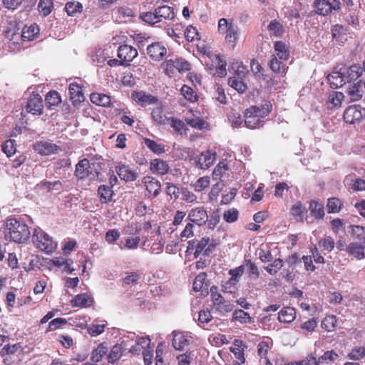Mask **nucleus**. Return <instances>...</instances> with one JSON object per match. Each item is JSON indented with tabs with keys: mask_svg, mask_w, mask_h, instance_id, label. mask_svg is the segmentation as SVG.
Instances as JSON below:
<instances>
[{
	"mask_svg": "<svg viewBox=\"0 0 365 365\" xmlns=\"http://www.w3.org/2000/svg\"><path fill=\"white\" fill-rule=\"evenodd\" d=\"M26 110L33 115H40L43 113V104L41 95L38 93L32 92L27 99Z\"/></svg>",
	"mask_w": 365,
	"mask_h": 365,
	"instance_id": "9d476101",
	"label": "nucleus"
},
{
	"mask_svg": "<svg viewBox=\"0 0 365 365\" xmlns=\"http://www.w3.org/2000/svg\"><path fill=\"white\" fill-rule=\"evenodd\" d=\"M143 277V273L140 272H133L129 273L123 278V282L127 284H137Z\"/></svg>",
	"mask_w": 365,
	"mask_h": 365,
	"instance_id": "4d7b16f0",
	"label": "nucleus"
},
{
	"mask_svg": "<svg viewBox=\"0 0 365 365\" xmlns=\"http://www.w3.org/2000/svg\"><path fill=\"white\" fill-rule=\"evenodd\" d=\"M334 240L330 237H326L321 239L319 241V247L322 251H327L328 252L332 251L334 248Z\"/></svg>",
	"mask_w": 365,
	"mask_h": 365,
	"instance_id": "6e6d98bb",
	"label": "nucleus"
},
{
	"mask_svg": "<svg viewBox=\"0 0 365 365\" xmlns=\"http://www.w3.org/2000/svg\"><path fill=\"white\" fill-rule=\"evenodd\" d=\"M167 122L178 134L182 135L187 130L185 123L175 117L168 118Z\"/></svg>",
	"mask_w": 365,
	"mask_h": 365,
	"instance_id": "09e8293b",
	"label": "nucleus"
},
{
	"mask_svg": "<svg viewBox=\"0 0 365 365\" xmlns=\"http://www.w3.org/2000/svg\"><path fill=\"white\" fill-rule=\"evenodd\" d=\"M344 207V203L339 197H333L327 200V209L328 213H338Z\"/></svg>",
	"mask_w": 365,
	"mask_h": 365,
	"instance_id": "4c0bfd02",
	"label": "nucleus"
},
{
	"mask_svg": "<svg viewBox=\"0 0 365 365\" xmlns=\"http://www.w3.org/2000/svg\"><path fill=\"white\" fill-rule=\"evenodd\" d=\"M215 153L207 150L202 152L196 160V165L201 169H207L213 165L215 160Z\"/></svg>",
	"mask_w": 365,
	"mask_h": 365,
	"instance_id": "412c9836",
	"label": "nucleus"
},
{
	"mask_svg": "<svg viewBox=\"0 0 365 365\" xmlns=\"http://www.w3.org/2000/svg\"><path fill=\"white\" fill-rule=\"evenodd\" d=\"M260 122L261 120L258 118L254 116L253 115H250V113H247V112L245 113V124L248 128L255 129L259 127Z\"/></svg>",
	"mask_w": 365,
	"mask_h": 365,
	"instance_id": "69168bd1",
	"label": "nucleus"
},
{
	"mask_svg": "<svg viewBox=\"0 0 365 365\" xmlns=\"http://www.w3.org/2000/svg\"><path fill=\"white\" fill-rule=\"evenodd\" d=\"M142 182L143 183L145 190L149 197H157L161 190V184L158 180L153 176H145Z\"/></svg>",
	"mask_w": 365,
	"mask_h": 365,
	"instance_id": "ddd939ff",
	"label": "nucleus"
},
{
	"mask_svg": "<svg viewBox=\"0 0 365 365\" xmlns=\"http://www.w3.org/2000/svg\"><path fill=\"white\" fill-rule=\"evenodd\" d=\"M239 343H242L240 340H235L234 344L238 347H230V351L235 355V357L238 360V362L235 365H241L245 362L244 350L240 348Z\"/></svg>",
	"mask_w": 365,
	"mask_h": 365,
	"instance_id": "8fccbe9b",
	"label": "nucleus"
},
{
	"mask_svg": "<svg viewBox=\"0 0 365 365\" xmlns=\"http://www.w3.org/2000/svg\"><path fill=\"white\" fill-rule=\"evenodd\" d=\"M91 174H92V171L91 170V163L87 158H83L76 165L74 175L78 179H86Z\"/></svg>",
	"mask_w": 365,
	"mask_h": 365,
	"instance_id": "f3484780",
	"label": "nucleus"
},
{
	"mask_svg": "<svg viewBox=\"0 0 365 365\" xmlns=\"http://www.w3.org/2000/svg\"><path fill=\"white\" fill-rule=\"evenodd\" d=\"M187 252L194 251L193 254L195 258L201 254L209 256L215 248V245L210 242L208 237H203L200 240L189 241Z\"/></svg>",
	"mask_w": 365,
	"mask_h": 365,
	"instance_id": "39448f33",
	"label": "nucleus"
},
{
	"mask_svg": "<svg viewBox=\"0 0 365 365\" xmlns=\"http://www.w3.org/2000/svg\"><path fill=\"white\" fill-rule=\"evenodd\" d=\"M290 212L297 221L303 222L304 214L306 212V209L301 202L298 201L293 205Z\"/></svg>",
	"mask_w": 365,
	"mask_h": 365,
	"instance_id": "49530a36",
	"label": "nucleus"
},
{
	"mask_svg": "<svg viewBox=\"0 0 365 365\" xmlns=\"http://www.w3.org/2000/svg\"><path fill=\"white\" fill-rule=\"evenodd\" d=\"M168 51L161 43L155 42L147 48V54L153 61H161L167 55Z\"/></svg>",
	"mask_w": 365,
	"mask_h": 365,
	"instance_id": "4468645a",
	"label": "nucleus"
},
{
	"mask_svg": "<svg viewBox=\"0 0 365 365\" xmlns=\"http://www.w3.org/2000/svg\"><path fill=\"white\" fill-rule=\"evenodd\" d=\"M272 106L269 101H266L261 107L259 106H251L246 110L247 113L253 115L254 116L262 119L265 118L272 110Z\"/></svg>",
	"mask_w": 365,
	"mask_h": 365,
	"instance_id": "b1692460",
	"label": "nucleus"
},
{
	"mask_svg": "<svg viewBox=\"0 0 365 365\" xmlns=\"http://www.w3.org/2000/svg\"><path fill=\"white\" fill-rule=\"evenodd\" d=\"M190 113L192 114V117L185 118V121L188 125L200 130L210 128V125L206 120L199 116H195L192 110H190Z\"/></svg>",
	"mask_w": 365,
	"mask_h": 365,
	"instance_id": "a878e982",
	"label": "nucleus"
},
{
	"mask_svg": "<svg viewBox=\"0 0 365 365\" xmlns=\"http://www.w3.org/2000/svg\"><path fill=\"white\" fill-rule=\"evenodd\" d=\"M327 79L330 87L334 89L341 88L346 83L340 70L332 72L327 76Z\"/></svg>",
	"mask_w": 365,
	"mask_h": 365,
	"instance_id": "7c9ffc66",
	"label": "nucleus"
},
{
	"mask_svg": "<svg viewBox=\"0 0 365 365\" xmlns=\"http://www.w3.org/2000/svg\"><path fill=\"white\" fill-rule=\"evenodd\" d=\"M313 7L316 14L327 16L334 10H339L340 2L339 0H315Z\"/></svg>",
	"mask_w": 365,
	"mask_h": 365,
	"instance_id": "6e6552de",
	"label": "nucleus"
},
{
	"mask_svg": "<svg viewBox=\"0 0 365 365\" xmlns=\"http://www.w3.org/2000/svg\"><path fill=\"white\" fill-rule=\"evenodd\" d=\"M340 71L342 72L346 83L356 80L362 73L361 68L356 64H353L349 67H342Z\"/></svg>",
	"mask_w": 365,
	"mask_h": 365,
	"instance_id": "6ab92c4d",
	"label": "nucleus"
},
{
	"mask_svg": "<svg viewBox=\"0 0 365 365\" xmlns=\"http://www.w3.org/2000/svg\"><path fill=\"white\" fill-rule=\"evenodd\" d=\"M143 143L146 147L154 153L161 154L165 151V145L163 144L158 143V142L150 138H144Z\"/></svg>",
	"mask_w": 365,
	"mask_h": 365,
	"instance_id": "c03bdc74",
	"label": "nucleus"
},
{
	"mask_svg": "<svg viewBox=\"0 0 365 365\" xmlns=\"http://www.w3.org/2000/svg\"><path fill=\"white\" fill-rule=\"evenodd\" d=\"M272 346V341L269 338L267 339H264L261 341L257 345V354L261 358H264L266 360L268 359L267 358V355L268 354L269 350Z\"/></svg>",
	"mask_w": 365,
	"mask_h": 365,
	"instance_id": "de8ad7c7",
	"label": "nucleus"
},
{
	"mask_svg": "<svg viewBox=\"0 0 365 365\" xmlns=\"http://www.w3.org/2000/svg\"><path fill=\"white\" fill-rule=\"evenodd\" d=\"M108 347L106 342L99 344L91 352V361L93 363L100 362L108 354Z\"/></svg>",
	"mask_w": 365,
	"mask_h": 365,
	"instance_id": "2f4dec72",
	"label": "nucleus"
},
{
	"mask_svg": "<svg viewBox=\"0 0 365 365\" xmlns=\"http://www.w3.org/2000/svg\"><path fill=\"white\" fill-rule=\"evenodd\" d=\"M165 74L171 77L178 71L180 73L190 70V64L185 59L175 58L165 61L161 65Z\"/></svg>",
	"mask_w": 365,
	"mask_h": 365,
	"instance_id": "423d86ee",
	"label": "nucleus"
},
{
	"mask_svg": "<svg viewBox=\"0 0 365 365\" xmlns=\"http://www.w3.org/2000/svg\"><path fill=\"white\" fill-rule=\"evenodd\" d=\"M90 98L93 103L100 106H109L111 102L110 97L103 93H93Z\"/></svg>",
	"mask_w": 365,
	"mask_h": 365,
	"instance_id": "58836bf2",
	"label": "nucleus"
},
{
	"mask_svg": "<svg viewBox=\"0 0 365 365\" xmlns=\"http://www.w3.org/2000/svg\"><path fill=\"white\" fill-rule=\"evenodd\" d=\"M339 357V355L333 350L327 351L324 353L318 359L319 364L322 363H330Z\"/></svg>",
	"mask_w": 365,
	"mask_h": 365,
	"instance_id": "338daca9",
	"label": "nucleus"
},
{
	"mask_svg": "<svg viewBox=\"0 0 365 365\" xmlns=\"http://www.w3.org/2000/svg\"><path fill=\"white\" fill-rule=\"evenodd\" d=\"M173 346L176 350H182L189 344V341L181 332L173 331Z\"/></svg>",
	"mask_w": 365,
	"mask_h": 365,
	"instance_id": "e433bc0d",
	"label": "nucleus"
},
{
	"mask_svg": "<svg viewBox=\"0 0 365 365\" xmlns=\"http://www.w3.org/2000/svg\"><path fill=\"white\" fill-rule=\"evenodd\" d=\"M125 351V347L123 346V343L114 345L107 354L108 362L110 364L116 363L120 359Z\"/></svg>",
	"mask_w": 365,
	"mask_h": 365,
	"instance_id": "cd10ccee",
	"label": "nucleus"
},
{
	"mask_svg": "<svg viewBox=\"0 0 365 365\" xmlns=\"http://www.w3.org/2000/svg\"><path fill=\"white\" fill-rule=\"evenodd\" d=\"M187 219L199 226L204 225L208 220L207 211L203 207L192 209L187 216Z\"/></svg>",
	"mask_w": 365,
	"mask_h": 365,
	"instance_id": "2eb2a0df",
	"label": "nucleus"
},
{
	"mask_svg": "<svg viewBox=\"0 0 365 365\" xmlns=\"http://www.w3.org/2000/svg\"><path fill=\"white\" fill-rule=\"evenodd\" d=\"M365 117V108L359 105L349 106L344 112V120L349 124L361 122Z\"/></svg>",
	"mask_w": 365,
	"mask_h": 365,
	"instance_id": "1a4fd4ad",
	"label": "nucleus"
},
{
	"mask_svg": "<svg viewBox=\"0 0 365 365\" xmlns=\"http://www.w3.org/2000/svg\"><path fill=\"white\" fill-rule=\"evenodd\" d=\"M138 55V51L134 47L124 44L120 46L118 49V57L124 62L125 66H129L130 63Z\"/></svg>",
	"mask_w": 365,
	"mask_h": 365,
	"instance_id": "9b49d317",
	"label": "nucleus"
},
{
	"mask_svg": "<svg viewBox=\"0 0 365 365\" xmlns=\"http://www.w3.org/2000/svg\"><path fill=\"white\" fill-rule=\"evenodd\" d=\"M34 149L41 155H50L57 154L61 151V148L58 145L48 141L37 142Z\"/></svg>",
	"mask_w": 365,
	"mask_h": 365,
	"instance_id": "f8f14e48",
	"label": "nucleus"
},
{
	"mask_svg": "<svg viewBox=\"0 0 365 365\" xmlns=\"http://www.w3.org/2000/svg\"><path fill=\"white\" fill-rule=\"evenodd\" d=\"M206 279H207V274L205 272H200L197 277H195L192 289L195 292H200L202 291L204 289H207V285L206 283Z\"/></svg>",
	"mask_w": 365,
	"mask_h": 365,
	"instance_id": "a18cd8bd",
	"label": "nucleus"
},
{
	"mask_svg": "<svg viewBox=\"0 0 365 365\" xmlns=\"http://www.w3.org/2000/svg\"><path fill=\"white\" fill-rule=\"evenodd\" d=\"M53 8L52 0H40L38 4V9L44 16L49 15Z\"/></svg>",
	"mask_w": 365,
	"mask_h": 365,
	"instance_id": "864d4df0",
	"label": "nucleus"
},
{
	"mask_svg": "<svg viewBox=\"0 0 365 365\" xmlns=\"http://www.w3.org/2000/svg\"><path fill=\"white\" fill-rule=\"evenodd\" d=\"M185 37L187 41L190 42L198 41L200 39V36L197 31V29L191 25L186 28L185 31Z\"/></svg>",
	"mask_w": 365,
	"mask_h": 365,
	"instance_id": "bf43d9fd",
	"label": "nucleus"
},
{
	"mask_svg": "<svg viewBox=\"0 0 365 365\" xmlns=\"http://www.w3.org/2000/svg\"><path fill=\"white\" fill-rule=\"evenodd\" d=\"M232 67V69H235V75L229 78L228 84L237 92L243 93L247 89V83L245 81L248 71L241 62L233 63Z\"/></svg>",
	"mask_w": 365,
	"mask_h": 365,
	"instance_id": "7ed1b4c3",
	"label": "nucleus"
},
{
	"mask_svg": "<svg viewBox=\"0 0 365 365\" xmlns=\"http://www.w3.org/2000/svg\"><path fill=\"white\" fill-rule=\"evenodd\" d=\"M232 321H237L241 324H251L254 322L252 317L242 309H236L232 313Z\"/></svg>",
	"mask_w": 365,
	"mask_h": 365,
	"instance_id": "79ce46f5",
	"label": "nucleus"
},
{
	"mask_svg": "<svg viewBox=\"0 0 365 365\" xmlns=\"http://www.w3.org/2000/svg\"><path fill=\"white\" fill-rule=\"evenodd\" d=\"M150 169L152 173L163 175L168 173L170 167L167 161L156 158L151 160Z\"/></svg>",
	"mask_w": 365,
	"mask_h": 365,
	"instance_id": "bb28decb",
	"label": "nucleus"
},
{
	"mask_svg": "<svg viewBox=\"0 0 365 365\" xmlns=\"http://www.w3.org/2000/svg\"><path fill=\"white\" fill-rule=\"evenodd\" d=\"M347 357L354 361H359L365 358V347L357 346L353 348L348 354Z\"/></svg>",
	"mask_w": 365,
	"mask_h": 365,
	"instance_id": "5fc2aeb1",
	"label": "nucleus"
},
{
	"mask_svg": "<svg viewBox=\"0 0 365 365\" xmlns=\"http://www.w3.org/2000/svg\"><path fill=\"white\" fill-rule=\"evenodd\" d=\"M39 29L36 24L25 26L22 30L21 37L24 41H33L38 34Z\"/></svg>",
	"mask_w": 365,
	"mask_h": 365,
	"instance_id": "f704fd0d",
	"label": "nucleus"
},
{
	"mask_svg": "<svg viewBox=\"0 0 365 365\" xmlns=\"http://www.w3.org/2000/svg\"><path fill=\"white\" fill-rule=\"evenodd\" d=\"M142 20L150 24H155L159 23V20L157 18V14L155 9L153 12H145L140 14Z\"/></svg>",
	"mask_w": 365,
	"mask_h": 365,
	"instance_id": "774afa93",
	"label": "nucleus"
},
{
	"mask_svg": "<svg viewBox=\"0 0 365 365\" xmlns=\"http://www.w3.org/2000/svg\"><path fill=\"white\" fill-rule=\"evenodd\" d=\"M180 92L184 98L190 102L194 103L198 99L197 95L190 86L183 85L180 89Z\"/></svg>",
	"mask_w": 365,
	"mask_h": 365,
	"instance_id": "3c124183",
	"label": "nucleus"
},
{
	"mask_svg": "<svg viewBox=\"0 0 365 365\" xmlns=\"http://www.w3.org/2000/svg\"><path fill=\"white\" fill-rule=\"evenodd\" d=\"M98 193L101 203H108L112 199L113 191L111 186L102 185L98 189Z\"/></svg>",
	"mask_w": 365,
	"mask_h": 365,
	"instance_id": "ea45409f",
	"label": "nucleus"
},
{
	"mask_svg": "<svg viewBox=\"0 0 365 365\" xmlns=\"http://www.w3.org/2000/svg\"><path fill=\"white\" fill-rule=\"evenodd\" d=\"M45 101L48 108L51 110L61 104V98L58 92L51 91L46 94Z\"/></svg>",
	"mask_w": 365,
	"mask_h": 365,
	"instance_id": "c9c22d12",
	"label": "nucleus"
},
{
	"mask_svg": "<svg viewBox=\"0 0 365 365\" xmlns=\"http://www.w3.org/2000/svg\"><path fill=\"white\" fill-rule=\"evenodd\" d=\"M267 29L271 32V36L273 35L275 37H282L284 34V29L282 24L277 19H274L270 21L267 26Z\"/></svg>",
	"mask_w": 365,
	"mask_h": 365,
	"instance_id": "a19ab883",
	"label": "nucleus"
},
{
	"mask_svg": "<svg viewBox=\"0 0 365 365\" xmlns=\"http://www.w3.org/2000/svg\"><path fill=\"white\" fill-rule=\"evenodd\" d=\"M68 93L70 98L73 103H80L84 101L82 88L78 83H71L69 85Z\"/></svg>",
	"mask_w": 365,
	"mask_h": 365,
	"instance_id": "c756f323",
	"label": "nucleus"
},
{
	"mask_svg": "<svg viewBox=\"0 0 365 365\" xmlns=\"http://www.w3.org/2000/svg\"><path fill=\"white\" fill-rule=\"evenodd\" d=\"M157 18L159 22L173 21L175 18V13L173 7L168 5H163L155 9Z\"/></svg>",
	"mask_w": 365,
	"mask_h": 365,
	"instance_id": "5701e85b",
	"label": "nucleus"
},
{
	"mask_svg": "<svg viewBox=\"0 0 365 365\" xmlns=\"http://www.w3.org/2000/svg\"><path fill=\"white\" fill-rule=\"evenodd\" d=\"M365 247H363L358 242H351L349 245L347 247V252L354 255L358 259H362L365 257L364 250Z\"/></svg>",
	"mask_w": 365,
	"mask_h": 365,
	"instance_id": "37998d69",
	"label": "nucleus"
},
{
	"mask_svg": "<svg viewBox=\"0 0 365 365\" xmlns=\"http://www.w3.org/2000/svg\"><path fill=\"white\" fill-rule=\"evenodd\" d=\"M296 318V311L293 307H284L278 314V320L283 323H290Z\"/></svg>",
	"mask_w": 365,
	"mask_h": 365,
	"instance_id": "72a5a7b5",
	"label": "nucleus"
},
{
	"mask_svg": "<svg viewBox=\"0 0 365 365\" xmlns=\"http://www.w3.org/2000/svg\"><path fill=\"white\" fill-rule=\"evenodd\" d=\"M35 247L46 254L53 253L57 248V242L51 236L40 227L35 228L32 235Z\"/></svg>",
	"mask_w": 365,
	"mask_h": 365,
	"instance_id": "f03ea898",
	"label": "nucleus"
},
{
	"mask_svg": "<svg viewBox=\"0 0 365 365\" xmlns=\"http://www.w3.org/2000/svg\"><path fill=\"white\" fill-rule=\"evenodd\" d=\"M2 151L8 156L10 157L16 153V144L14 140H7L1 145Z\"/></svg>",
	"mask_w": 365,
	"mask_h": 365,
	"instance_id": "052dcab7",
	"label": "nucleus"
},
{
	"mask_svg": "<svg viewBox=\"0 0 365 365\" xmlns=\"http://www.w3.org/2000/svg\"><path fill=\"white\" fill-rule=\"evenodd\" d=\"M134 11L128 6H119L115 8L113 12V17L118 22H121L123 19L134 16Z\"/></svg>",
	"mask_w": 365,
	"mask_h": 365,
	"instance_id": "473e14b6",
	"label": "nucleus"
},
{
	"mask_svg": "<svg viewBox=\"0 0 365 365\" xmlns=\"http://www.w3.org/2000/svg\"><path fill=\"white\" fill-rule=\"evenodd\" d=\"M132 98L138 104L142 106L155 103L158 101L155 96L148 94L143 91L133 92Z\"/></svg>",
	"mask_w": 365,
	"mask_h": 365,
	"instance_id": "4be33fe9",
	"label": "nucleus"
},
{
	"mask_svg": "<svg viewBox=\"0 0 365 365\" xmlns=\"http://www.w3.org/2000/svg\"><path fill=\"white\" fill-rule=\"evenodd\" d=\"M238 27L232 22L228 23L225 18L220 19L218 22V31L220 34H225V38L229 46L234 49L239 40Z\"/></svg>",
	"mask_w": 365,
	"mask_h": 365,
	"instance_id": "20e7f679",
	"label": "nucleus"
},
{
	"mask_svg": "<svg viewBox=\"0 0 365 365\" xmlns=\"http://www.w3.org/2000/svg\"><path fill=\"white\" fill-rule=\"evenodd\" d=\"M210 297L213 308L220 313H227L232 311L234 306L230 302L225 299L222 294L218 292V288L212 286L210 288Z\"/></svg>",
	"mask_w": 365,
	"mask_h": 365,
	"instance_id": "0eeeda50",
	"label": "nucleus"
},
{
	"mask_svg": "<svg viewBox=\"0 0 365 365\" xmlns=\"http://www.w3.org/2000/svg\"><path fill=\"white\" fill-rule=\"evenodd\" d=\"M210 177L203 176L200 178L193 185L194 190L197 192H200L208 187L210 185Z\"/></svg>",
	"mask_w": 365,
	"mask_h": 365,
	"instance_id": "e2e57ef3",
	"label": "nucleus"
},
{
	"mask_svg": "<svg viewBox=\"0 0 365 365\" xmlns=\"http://www.w3.org/2000/svg\"><path fill=\"white\" fill-rule=\"evenodd\" d=\"M337 320L335 316H327L322 322V327L328 331L334 330L336 327Z\"/></svg>",
	"mask_w": 365,
	"mask_h": 365,
	"instance_id": "680f3d73",
	"label": "nucleus"
},
{
	"mask_svg": "<svg viewBox=\"0 0 365 365\" xmlns=\"http://www.w3.org/2000/svg\"><path fill=\"white\" fill-rule=\"evenodd\" d=\"M286 61L279 59L276 56H272L269 63V68L274 73L285 74L288 69V66L285 63Z\"/></svg>",
	"mask_w": 365,
	"mask_h": 365,
	"instance_id": "c85d7f7f",
	"label": "nucleus"
},
{
	"mask_svg": "<svg viewBox=\"0 0 365 365\" xmlns=\"http://www.w3.org/2000/svg\"><path fill=\"white\" fill-rule=\"evenodd\" d=\"M344 94L338 91H332L329 96L328 102L332 105V108L339 107L344 100Z\"/></svg>",
	"mask_w": 365,
	"mask_h": 365,
	"instance_id": "13d9d810",
	"label": "nucleus"
},
{
	"mask_svg": "<svg viewBox=\"0 0 365 365\" xmlns=\"http://www.w3.org/2000/svg\"><path fill=\"white\" fill-rule=\"evenodd\" d=\"M274 54L279 59L287 61L290 56L289 46L285 42L277 41L274 43Z\"/></svg>",
	"mask_w": 365,
	"mask_h": 365,
	"instance_id": "393cba45",
	"label": "nucleus"
},
{
	"mask_svg": "<svg viewBox=\"0 0 365 365\" xmlns=\"http://www.w3.org/2000/svg\"><path fill=\"white\" fill-rule=\"evenodd\" d=\"M152 118L157 125H165L168 118H167L161 108H156L152 111Z\"/></svg>",
	"mask_w": 365,
	"mask_h": 365,
	"instance_id": "603ef678",
	"label": "nucleus"
},
{
	"mask_svg": "<svg viewBox=\"0 0 365 365\" xmlns=\"http://www.w3.org/2000/svg\"><path fill=\"white\" fill-rule=\"evenodd\" d=\"M284 262L281 259H274L272 263L265 267V270L270 274L274 275L283 267Z\"/></svg>",
	"mask_w": 365,
	"mask_h": 365,
	"instance_id": "0e129e2a",
	"label": "nucleus"
},
{
	"mask_svg": "<svg viewBox=\"0 0 365 365\" xmlns=\"http://www.w3.org/2000/svg\"><path fill=\"white\" fill-rule=\"evenodd\" d=\"M310 215L317 220L324 219L325 216L324 203L319 200H311L309 202Z\"/></svg>",
	"mask_w": 365,
	"mask_h": 365,
	"instance_id": "a211bd4d",
	"label": "nucleus"
},
{
	"mask_svg": "<svg viewBox=\"0 0 365 365\" xmlns=\"http://www.w3.org/2000/svg\"><path fill=\"white\" fill-rule=\"evenodd\" d=\"M119 178L126 182H133L138 177V173L130 168L128 165H119L115 167Z\"/></svg>",
	"mask_w": 365,
	"mask_h": 365,
	"instance_id": "aec40b11",
	"label": "nucleus"
},
{
	"mask_svg": "<svg viewBox=\"0 0 365 365\" xmlns=\"http://www.w3.org/2000/svg\"><path fill=\"white\" fill-rule=\"evenodd\" d=\"M31 237L29 225L21 217H7L5 222L4 238L17 244L26 243Z\"/></svg>",
	"mask_w": 365,
	"mask_h": 365,
	"instance_id": "f257e3e1",
	"label": "nucleus"
},
{
	"mask_svg": "<svg viewBox=\"0 0 365 365\" xmlns=\"http://www.w3.org/2000/svg\"><path fill=\"white\" fill-rule=\"evenodd\" d=\"M94 302L93 298L88 293L76 294L71 301L72 307L86 308L91 307Z\"/></svg>",
	"mask_w": 365,
	"mask_h": 365,
	"instance_id": "dca6fc26",
	"label": "nucleus"
}]
</instances>
